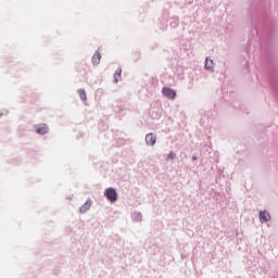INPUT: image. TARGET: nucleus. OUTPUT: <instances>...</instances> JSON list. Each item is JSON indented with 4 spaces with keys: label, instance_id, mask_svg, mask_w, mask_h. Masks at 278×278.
Segmentation results:
<instances>
[{
    "label": "nucleus",
    "instance_id": "obj_1",
    "mask_svg": "<svg viewBox=\"0 0 278 278\" xmlns=\"http://www.w3.org/2000/svg\"><path fill=\"white\" fill-rule=\"evenodd\" d=\"M104 197L110 201V203H116L118 201V193L115 188H106L104 190Z\"/></svg>",
    "mask_w": 278,
    "mask_h": 278
},
{
    "label": "nucleus",
    "instance_id": "obj_2",
    "mask_svg": "<svg viewBox=\"0 0 278 278\" xmlns=\"http://www.w3.org/2000/svg\"><path fill=\"white\" fill-rule=\"evenodd\" d=\"M156 142H157V136H155L153 132H149L146 135V144L148 147H155Z\"/></svg>",
    "mask_w": 278,
    "mask_h": 278
},
{
    "label": "nucleus",
    "instance_id": "obj_3",
    "mask_svg": "<svg viewBox=\"0 0 278 278\" xmlns=\"http://www.w3.org/2000/svg\"><path fill=\"white\" fill-rule=\"evenodd\" d=\"M258 218H260V223H262V224L269 223V220H270V213L268 211H266V210L260 211Z\"/></svg>",
    "mask_w": 278,
    "mask_h": 278
},
{
    "label": "nucleus",
    "instance_id": "obj_4",
    "mask_svg": "<svg viewBox=\"0 0 278 278\" xmlns=\"http://www.w3.org/2000/svg\"><path fill=\"white\" fill-rule=\"evenodd\" d=\"M162 94L167 99H175V97H177V92L168 87L162 89Z\"/></svg>",
    "mask_w": 278,
    "mask_h": 278
},
{
    "label": "nucleus",
    "instance_id": "obj_5",
    "mask_svg": "<svg viewBox=\"0 0 278 278\" xmlns=\"http://www.w3.org/2000/svg\"><path fill=\"white\" fill-rule=\"evenodd\" d=\"M90 207H92V200H91V199H88V200L79 207L80 214H86V212H88V210H90Z\"/></svg>",
    "mask_w": 278,
    "mask_h": 278
},
{
    "label": "nucleus",
    "instance_id": "obj_6",
    "mask_svg": "<svg viewBox=\"0 0 278 278\" xmlns=\"http://www.w3.org/2000/svg\"><path fill=\"white\" fill-rule=\"evenodd\" d=\"M204 68L211 73H214V60L206 58Z\"/></svg>",
    "mask_w": 278,
    "mask_h": 278
},
{
    "label": "nucleus",
    "instance_id": "obj_7",
    "mask_svg": "<svg viewBox=\"0 0 278 278\" xmlns=\"http://www.w3.org/2000/svg\"><path fill=\"white\" fill-rule=\"evenodd\" d=\"M36 131L41 136H45V134H49V126H47V124H41L37 127Z\"/></svg>",
    "mask_w": 278,
    "mask_h": 278
},
{
    "label": "nucleus",
    "instance_id": "obj_8",
    "mask_svg": "<svg viewBox=\"0 0 278 278\" xmlns=\"http://www.w3.org/2000/svg\"><path fill=\"white\" fill-rule=\"evenodd\" d=\"M93 66H98V64H101V52L97 51L91 60Z\"/></svg>",
    "mask_w": 278,
    "mask_h": 278
},
{
    "label": "nucleus",
    "instance_id": "obj_9",
    "mask_svg": "<svg viewBox=\"0 0 278 278\" xmlns=\"http://www.w3.org/2000/svg\"><path fill=\"white\" fill-rule=\"evenodd\" d=\"M131 218L132 220H135L136 223H142V213L136 211L131 214Z\"/></svg>",
    "mask_w": 278,
    "mask_h": 278
},
{
    "label": "nucleus",
    "instance_id": "obj_10",
    "mask_svg": "<svg viewBox=\"0 0 278 278\" xmlns=\"http://www.w3.org/2000/svg\"><path fill=\"white\" fill-rule=\"evenodd\" d=\"M121 73H123V70L119 67L116 70V72L114 73L113 77V81L114 84H118V79H121Z\"/></svg>",
    "mask_w": 278,
    "mask_h": 278
},
{
    "label": "nucleus",
    "instance_id": "obj_11",
    "mask_svg": "<svg viewBox=\"0 0 278 278\" xmlns=\"http://www.w3.org/2000/svg\"><path fill=\"white\" fill-rule=\"evenodd\" d=\"M78 94H79V98L81 99V101H86L87 100V96H86V90L85 89H78Z\"/></svg>",
    "mask_w": 278,
    "mask_h": 278
},
{
    "label": "nucleus",
    "instance_id": "obj_12",
    "mask_svg": "<svg viewBox=\"0 0 278 278\" xmlns=\"http://www.w3.org/2000/svg\"><path fill=\"white\" fill-rule=\"evenodd\" d=\"M175 157H177V154H176L175 152L170 151V152L168 153V155H167L166 161H168V160H175Z\"/></svg>",
    "mask_w": 278,
    "mask_h": 278
},
{
    "label": "nucleus",
    "instance_id": "obj_13",
    "mask_svg": "<svg viewBox=\"0 0 278 278\" xmlns=\"http://www.w3.org/2000/svg\"><path fill=\"white\" fill-rule=\"evenodd\" d=\"M192 161H193V162L197 161V156H192Z\"/></svg>",
    "mask_w": 278,
    "mask_h": 278
}]
</instances>
